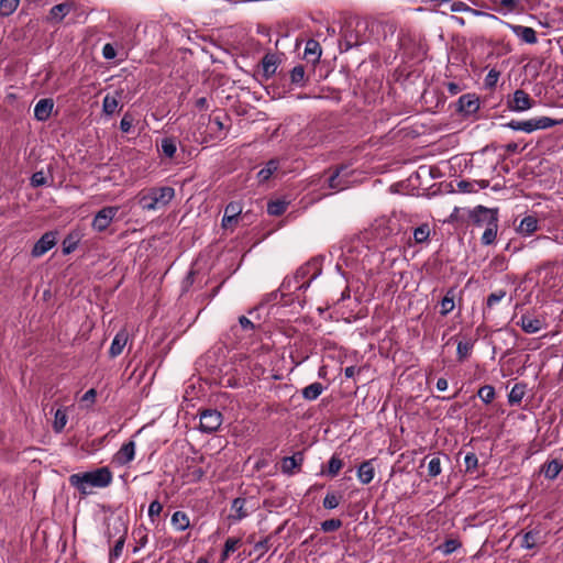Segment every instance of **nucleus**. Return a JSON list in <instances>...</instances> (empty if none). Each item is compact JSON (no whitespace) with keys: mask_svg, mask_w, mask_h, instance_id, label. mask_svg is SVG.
Listing matches in <instances>:
<instances>
[{"mask_svg":"<svg viewBox=\"0 0 563 563\" xmlns=\"http://www.w3.org/2000/svg\"><path fill=\"white\" fill-rule=\"evenodd\" d=\"M112 479V473L107 466L90 472L75 473L68 478L70 486L76 488L82 496L91 494L92 488L108 487Z\"/></svg>","mask_w":563,"mask_h":563,"instance_id":"1","label":"nucleus"},{"mask_svg":"<svg viewBox=\"0 0 563 563\" xmlns=\"http://www.w3.org/2000/svg\"><path fill=\"white\" fill-rule=\"evenodd\" d=\"M175 197V189L169 186L151 187L137 195L140 207L145 211H155L169 205Z\"/></svg>","mask_w":563,"mask_h":563,"instance_id":"2","label":"nucleus"},{"mask_svg":"<svg viewBox=\"0 0 563 563\" xmlns=\"http://www.w3.org/2000/svg\"><path fill=\"white\" fill-rule=\"evenodd\" d=\"M223 422L222 413L217 409H205L200 411L199 430L203 433L216 432Z\"/></svg>","mask_w":563,"mask_h":563,"instance_id":"3","label":"nucleus"},{"mask_svg":"<svg viewBox=\"0 0 563 563\" xmlns=\"http://www.w3.org/2000/svg\"><path fill=\"white\" fill-rule=\"evenodd\" d=\"M473 222L478 228H488L498 223V213L496 209H489L483 206L475 208L473 212Z\"/></svg>","mask_w":563,"mask_h":563,"instance_id":"4","label":"nucleus"},{"mask_svg":"<svg viewBox=\"0 0 563 563\" xmlns=\"http://www.w3.org/2000/svg\"><path fill=\"white\" fill-rule=\"evenodd\" d=\"M118 212L119 207L117 206H109L99 210L92 220L93 230L102 232L108 229Z\"/></svg>","mask_w":563,"mask_h":563,"instance_id":"5","label":"nucleus"},{"mask_svg":"<svg viewBox=\"0 0 563 563\" xmlns=\"http://www.w3.org/2000/svg\"><path fill=\"white\" fill-rule=\"evenodd\" d=\"M57 243V232L47 231L45 232L34 244L31 255L34 258H38L52 250Z\"/></svg>","mask_w":563,"mask_h":563,"instance_id":"6","label":"nucleus"},{"mask_svg":"<svg viewBox=\"0 0 563 563\" xmlns=\"http://www.w3.org/2000/svg\"><path fill=\"white\" fill-rule=\"evenodd\" d=\"M534 100L522 89H517L508 100V108L515 112H522L533 107Z\"/></svg>","mask_w":563,"mask_h":563,"instance_id":"7","label":"nucleus"},{"mask_svg":"<svg viewBox=\"0 0 563 563\" xmlns=\"http://www.w3.org/2000/svg\"><path fill=\"white\" fill-rule=\"evenodd\" d=\"M350 170L347 166H340L329 177V187L334 190H343L350 186Z\"/></svg>","mask_w":563,"mask_h":563,"instance_id":"8","label":"nucleus"},{"mask_svg":"<svg viewBox=\"0 0 563 563\" xmlns=\"http://www.w3.org/2000/svg\"><path fill=\"white\" fill-rule=\"evenodd\" d=\"M501 23L510 29L516 36H518L523 43L536 44L538 42L537 32L530 26H523L519 24H511L509 22Z\"/></svg>","mask_w":563,"mask_h":563,"instance_id":"9","label":"nucleus"},{"mask_svg":"<svg viewBox=\"0 0 563 563\" xmlns=\"http://www.w3.org/2000/svg\"><path fill=\"white\" fill-rule=\"evenodd\" d=\"M135 457V442L129 441L124 443L120 450L113 455L112 463L123 466L132 462Z\"/></svg>","mask_w":563,"mask_h":563,"instance_id":"10","label":"nucleus"},{"mask_svg":"<svg viewBox=\"0 0 563 563\" xmlns=\"http://www.w3.org/2000/svg\"><path fill=\"white\" fill-rule=\"evenodd\" d=\"M479 109V100L475 95L466 93L459 98L457 110L465 115L475 113Z\"/></svg>","mask_w":563,"mask_h":563,"instance_id":"11","label":"nucleus"},{"mask_svg":"<svg viewBox=\"0 0 563 563\" xmlns=\"http://www.w3.org/2000/svg\"><path fill=\"white\" fill-rule=\"evenodd\" d=\"M242 210L243 207L240 201H231L228 203L222 218V227L228 228L231 223H236Z\"/></svg>","mask_w":563,"mask_h":563,"instance_id":"12","label":"nucleus"},{"mask_svg":"<svg viewBox=\"0 0 563 563\" xmlns=\"http://www.w3.org/2000/svg\"><path fill=\"white\" fill-rule=\"evenodd\" d=\"M122 95V90H115L112 95H106L102 102V112L106 115H112L118 111Z\"/></svg>","mask_w":563,"mask_h":563,"instance_id":"13","label":"nucleus"},{"mask_svg":"<svg viewBox=\"0 0 563 563\" xmlns=\"http://www.w3.org/2000/svg\"><path fill=\"white\" fill-rule=\"evenodd\" d=\"M247 516L249 510L246 508V499L242 497L233 499L231 504V514L229 515L228 518L233 522H238L246 518Z\"/></svg>","mask_w":563,"mask_h":563,"instance_id":"14","label":"nucleus"},{"mask_svg":"<svg viewBox=\"0 0 563 563\" xmlns=\"http://www.w3.org/2000/svg\"><path fill=\"white\" fill-rule=\"evenodd\" d=\"M54 108L53 99H41L34 107V117L37 121H46L52 114Z\"/></svg>","mask_w":563,"mask_h":563,"instance_id":"15","label":"nucleus"},{"mask_svg":"<svg viewBox=\"0 0 563 563\" xmlns=\"http://www.w3.org/2000/svg\"><path fill=\"white\" fill-rule=\"evenodd\" d=\"M303 463V453L296 452L291 456H286L282 461V471L284 474L294 475L295 470L299 468Z\"/></svg>","mask_w":563,"mask_h":563,"instance_id":"16","label":"nucleus"},{"mask_svg":"<svg viewBox=\"0 0 563 563\" xmlns=\"http://www.w3.org/2000/svg\"><path fill=\"white\" fill-rule=\"evenodd\" d=\"M518 324L521 327V329L526 333L532 334V333H537L543 329L544 321L539 318L523 314V316H521Z\"/></svg>","mask_w":563,"mask_h":563,"instance_id":"17","label":"nucleus"},{"mask_svg":"<svg viewBox=\"0 0 563 563\" xmlns=\"http://www.w3.org/2000/svg\"><path fill=\"white\" fill-rule=\"evenodd\" d=\"M115 529L120 533V536H119L118 540L115 541L113 548L110 550V560L111 561L121 556L123 548H124V543L126 540V533H128L126 527L121 521L118 522V527H115Z\"/></svg>","mask_w":563,"mask_h":563,"instance_id":"18","label":"nucleus"},{"mask_svg":"<svg viewBox=\"0 0 563 563\" xmlns=\"http://www.w3.org/2000/svg\"><path fill=\"white\" fill-rule=\"evenodd\" d=\"M373 463H374V460L364 461L363 463H361V465L357 468L356 476H357L358 481L364 485L369 484L374 479L375 467H374Z\"/></svg>","mask_w":563,"mask_h":563,"instance_id":"19","label":"nucleus"},{"mask_svg":"<svg viewBox=\"0 0 563 563\" xmlns=\"http://www.w3.org/2000/svg\"><path fill=\"white\" fill-rule=\"evenodd\" d=\"M128 339H129V334L126 332V330H120L112 343H111V346L109 349V354L111 357H117L118 355H120L124 349V346L126 345V342H128Z\"/></svg>","mask_w":563,"mask_h":563,"instance_id":"20","label":"nucleus"},{"mask_svg":"<svg viewBox=\"0 0 563 563\" xmlns=\"http://www.w3.org/2000/svg\"><path fill=\"white\" fill-rule=\"evenodd\" d=\"M542 542L543 540L541 531L539 529H532L523 533L521 539V547L531 550Z\"/></svg>","mask_w":563,"mask_h":563,"instance_id":"21","label":"nucleus"},{"mask_svg":"<svg viewBox=\"0 0 563 563\" xmlns=\"http://www.w3.org/2000/svg\"><path fill=\"white\" fill-rule=\"evenodd\" d=\"M81 236H82V234L80 233V231H78V230L70 231L63 240V244H62L63 253L65 255L73 253L77 249V246L81 240Z\"/></svg>","mask_w":563,"mask_h":563,"instance_id":"22","label":"nucleus"},{"mask_svg":"<svg viewBox=\"0 0 563 563\" xmlns=\"http://www.w3.org/2000/svg\"><path fill=\"white\" fill-rule=\"evenodd\" d=\"M321 53H322V49H321V46L318 41H316V40L307 41L303 55L309 62H311L313 64L319 62V59L321 57Z\"/></svg>","mask_w":563,"mask_h":563,"instance_id":"23","label":"nucleus"},{"mask_svg":"<svg viewBox=\"0 0 563 563\" xmlns=\"http://www.w3.org/2000/svg\"><path fill=\"white\" fill-rule=\"evenodd\" d=\"M538 230V219L533 216L525 217L518 228L517 232L521 235H531L533 232Z\"/></svg>","mask_w":563,"mask_h":563,"instance_id":"24","label":"nucleus"},{"mask_svg":"<svg viewBox=\"0 0 563 563\" xmlns=\"http://www.w3.org/2000/svg\"><path fill=\"white\" fill-rule=\"evenodd\" d=\"M496 5L500 7V12L503 13H512V12H521L523 10L522 0H493Z\"/></svg>","mask_w":563,"mask_h":563,"instance_id":"25","label":"nucleus"},{"mask_svg":"<svg viewBox=\"0 0 563 563\" xmlns=\"http://www.w3.org/2000/svg\"><path fill=\"white\" fill-rule=\"evenodd\" d=\"M563 121L554 120L549 117H539L530 119L531 123V133L537 130H547L552 126L561 124Z\"/></svg>","mask_w":563,"mask_h":563,"instance_id":"26","label":"nucleus"},{"mask_svg":"<svg viewBox=\"0 0 563 563\" xmlns=\"http://www.w3.org/2000/svg\"><path fill=\"white\" fill-rule=\"evenodd\" d=\"M172 526L177 531H185L190 526V519L185 511L177 510L173 514L170 519Z\"/></svg>","mask_w":563,"mask_h":563,"instance_id":"27","label":"nucleus"},{"mask_svg":"<svg viewBox=\"0 0 563 563\" xmlns=\"http://www.w3.org/2000/svg\"><path fill=\"white\" fill-rule=\"evenodd\" d=\"M278 167H279V162L277 159L273 158V159L268 161L266 163L265 167H263L256 175L258 183L267 181L274 175V173L278 169Z\"/></svg>","mask_w":563,"mask_h":563,"instance_id":"28","label":"nucleus"},{"mask_svg":"<svg viewBox=\"0 0 563 563\" xmlns=\"http://www.w3.org/2000/svg\"><path fill=\"white\" fill-rule=\"evenodd\" d=\"M563 470V463L559 460H551L547 462L543 467L542 472L544 476L549 479H554L559 476V474Z\"/></svg>","mask_w":563,"mask_h":563,"instance_id":"29","label":"nucleus"},{"mask_svg":"<svg viewBox=\"0 0 563 563\" xmlns=\"http://www.w3.org/2000/svg\"><path fill=\"white\" fill-rule=\"evenodd\" d=\"M527 385L523 383L516 384L509 395H508V402L511 406L519 405L522 401V398L526 395Z\"/></svg>","mask_w":563,"mask_h":563,"instance_id":"30","label":"nucleus"},{"mask_svg":"<svg viewBox=\"0 0 563 563\" xmlns=\"http://www.w3.org/2000/svg\"><path fill=\"white\" fill-rule=\"evenodd\" d=\"M290 81L297 87L306 86V71L302 65H297L290 70Z\"/></svg>","mask_w":563,"mask_h":563,"instance_id":"31","label":"nucleus"},{"mask_svg":"<svg viewBox=\"0 0 563 563\" xmlns=\"http://www.w3.org/2000/svg\"><path fill=\"white\" fill-rule=\"evenodd\" d=\"M68 417L66 408H58L55 412L53 430L56 433H60L67 424Z\"/></svg>","mask_w":563,"mask_h":563,"instance_id":"32","label":"nucleus"},{"mask_svg":"<svg viewBox=\"0 0 563 563\" xmlns=\"http://www.w3.org/2000/svg\"><path fill=\"white\" fill-rule=\"evenodd\" d=\"M323 389L321 383H312L302 389V397L307 400H314L322 394Z\"/></svg>","mask_w":563,"mask_h":563,"instance_id":"33","label":"nucleus"},{"mask_svg":"<svg viewBox=\"0 0 563 563\" xmlns=\"http://www.w3.org/2000/svg\"><path fill=\"white\" fill-rule=\"evenodd\" d=\"M159 151L164 156H166L168 158H173L177 151L176 141L172 137L163 139Z\"/></svg>","mask_w":563,"mask_h":563,"instance_id":"34","label":"nucleus"},{"mask_svg":"<svg viewBox=\"0 0 563 563\" xmlns=\"http://www.w3.org/2000/svg\"><path fill=\"white\" fill-rule=\"evenodd\" d=\"M288 207V202L284 200H274L267 203V213L269 216L278 217L282 216Z\"/></svg>","mask_w":563,"mask_h":563,"instance_id":"35","label":"nucleus"},{"mask_svg":"<svg viewBox=\"0 0 563 563\" xmlns=\"http://www.w3.org/2000/svg\"><path fill=\"white\" fill-rule=\"evenodd\" d=\"M473 346H474V341L472 339H468L466 341H460L457 343V349H456L459 360L460 361L466 360L471 355Z\"/></svg>","mask_w":563,"mask_h":563,"instance_id":"36","label":"nucleus"},{"mask_svg":"<svg viewBox=\"0 0 563 563\" xmlns=\"http://www.w3.org/2000/svg\"><path fill=\"white\" fill-rule=\"evenodd\" d=\"M263 76L269 78L277 69V64L274 56L266 55L262 60Z\"/></svg>","mask_w":563,"mask_h":563,"instance_id":"37","label":"nucleus"},{"mask_svg":"<svg viewBox=\"0 0 563 563\" xmlns=\"http://www.w3.org/2000/svg\"><path fill=\"white\" fill-rule=\"evenodd\" d=\"M241 544V539L239 538H229L224 543V548L221 554V561L224 562L229 555L234 552Z\"/></svg>","mask_w":563,"mask_h":563,"instance_id":"38","label":"nucleus"},{"mask_svg":"<svg viewBox=\"0 0 563 563\" xmlns=\"http://www.w3.org/2000/svg\"><path fill=\"white\" fill-rule=\"evenodd\" d=\"M20 0H0V15L9 16L19 7Z\"/></svg>","mask_w":563,"mask_h":563,"instance_id":"39","label":"nucleus"},{"mask_svg":"<svg viewBox=\"0 0 563 563\" xmlns=\"http://www.w3.org/2000/svg\"><path fill=\"white\" fill-rule=\"evenodd\" d=\"M498 231V223L484 229L481 242L483 245H490L495 242Z\"/></svg>","mask_w":563,"mask_h":563,"instance_id":"40","label":"nucleus"},{"mask_svg":"<svg viewBox=\"0 0 563 563\" xmlns=\"http://www.w3.org/2000/svg\"><path fill=\"white\" fill-rule=\"evenodd\" d=\"M478 397L486 405L490 404L495 398V388L490 385H484L478 389Z\"/></svg>","mask_w":563,"mask_h":563,"instance_id":"41","label":"nucleus"},{"mask_svg":"<svg viewBox=\"0 0 563 563\" xmlns=\"http://www.w3.org/2000/svg\"><path fill=\"white\" fill-rule=\"evenodd\" d=\"M454 296L452 294V290H450L441 300L440 313L442 316H446L454 309Z\"/></svg>","mask_w":563,"mask_h":563,"instance_id":"42","label":"nucleus"},{"mask_svg":"<svg viewBox=\"0 0 563 563\" xmlns=\"http://www.w3.org/2000/svg\"><path fill=\"white\" fill-rule=\"evenodd\" d=\"M430 236V228L427 223L419 225L413 230V239L417 243L426 242Z\"/></svg>","mask_w":563,"mask_h":563,"instance_id":"43","label":"nucleus"},{"mask_svg":"<svg viewBox=\"0 0 563 563\" xmlns=\"http://www.w3.org/2000/svg\"><path fill=\"white\" fill-rule=\"evenodd\" d=\"M343 466V461L336 455H332L328 463V472L327 474L331 477H334L339 474Z\"/></svg>","mask_w":563,"mask_h":563,"instance_id":"44","label":"nucleus"},{"mask_svg":"<svg viewBox=\"0 0 563 563\" xmlns=\"http://www.w3.org/2000/svg\"><path fill=\"white\" fill-rule=\"evenodd\" d=\"M507 126L510 128L514 131H522V132H526V133H531L530 119L529 120H522V121L511 120L510 122L507 123Z\"/></svg>","mask_w":563,"mask_h":563,"instance_id":"45","label":"nucleus"},{"mask_svg":"<svg viewBox=\"0 0 563 563\" xmlns=\"http://www.w3.org/2000/svg\"><path fill=\"white\" fill-rule=\"evenodd\" d=\"M441 472V459L439 456H433L428 463V475L430 477H437Z\"/></svg>","mask_w":563,"mask_h":563,"instance_id":"46","label":"nucleus"},{"mask_svg":"<svg viewBox=\"0 0 563 563\" xmlns=\"http://www.w3.org/2000/svg\"><path fill=\"white\" fill-rule=\"evenodd\" d=\"M341 496L335 493H328L323 498V507L325 509H334L340 505Z\"/></svg>","mask_w":563,"mask_h":563,"instance_id":"47","label":"nucleus"},{"mask_svg":"<svg viewBox=\"0 0 563 563\" xmlns=\"http://www.w3.org/2000/svg\"><path fill=\"white\" fill-rule=\"evenodd\" d=\"M69 12V7L66 3L56 4L51 9V15L54 19L62 20Z\"/></svg>","mask_w":563,"mask_h":563,"instance_id":"48","label":"nucleus"},{"mask_svg":"<svg viewBox=\"0 0 563 563\" xmlns=\"http://www.w3.org/2000/svg\"><path fill=\"white\" fill-rule=\"evenodd\" d=\"M465 471L473 472L477 468L478 459L475 453L470 452L464 457Z\"/></svg>","mask_w":563,"mask_h":563,"instance_id":"49","label":"nucleus"},{"mask_svg":"<svg viewBox=\"0 0 563 563\" xmlns=\"http://www.w3.org/2000/svg\"><path fill=\"white\" fill-rule=\"evenodd\" d=\"M342 521L340 519H329L321 523V529L324 532H333L341 528Z\"/></svg>","mask_w":563,"mask_h":563,"instance_id":"50","label":"nucleus"},{"mask_svg":"<svg viewBox=\"0 0 563 563\" xmlns=\"http://www.w3.org/2000/svg\"><path fill=\"white\" fill-rule=\"evenodd\" d=\"M31 186L32 187H41L44 186L47 183L46 176L44 172H35L31 177Z\"/></svg>","mask_w":563,"mask_h":563,"instance_id":"51","label":"nucleus"},{"mask_svg":"<svg viewBox=\"0 0 563 563\" xmlns=\"http://www.w3.org/2000/svg\"><path fill=\"white\" fill-rule=\"evenodd\" d=\"M163 510V505L158 500H153L148 506V517L154 521L155 517H158Z\"/></svg>","mask_w":563,"mask_h":563,"instance_id":"52","label":"nucleus"},{"mask_svg":"<svg viewBox=\"0 0 563 563\" xmlns=\"http://www.w3.org/2000/svg\"><path fill=\"white\" fill-rule=\"evenodd\" d=\"M499 75H500V73L497 71L496 69H490L488 71V74L486 75L485 86L488 88L495 87L498 81Z\"/></svg>","mask_w":563,"mask_h":563,"instance_id":"53","label":"nucleus"},{"mask_svg":"<svg viewBox=\"0 0 563 563\" xmlns=\"http://www.w3.org/2000/svg\"><path fill=\"white\" fill-rule=\"evenodd\" d=\"M506 296V291L505 290H498V291H495V292H492L488 297H487V306L489 308L494 307L495 305H497L504 297Z\"/></svg>","mask_w":563,"mask_h":563,"instance_id":"54","label":"nucleus"},{"mask_svg":"<svg viewBox=\"0 0 563 563\" xmlns=\"http://www.w3.org/2000/svg\"><path fill=\"white\" fill-rule=\"evenodd\" d=\"M133 125V118L130 114H124L120 122V129L122 132L128 133L130 132L131 128Z\"/></svg>","mask_w":563,"mask_h":563,"instance_id":"55","label":"nucleus"},{"mask_svg":"<svg viewBox=\"0 0 563 563\" xmlns=\"http://www.w3.org/2000/svg\"><path fill=\"white\" fill-rule=\"evenodd\" d=\"M459 547H460L459 541L450 539L444 542L442 551L445 554H450V553L454 552Z\"/></svg>","mask_w":563,"mask_h":563,"instance_id":"56","label":"nucleus"},{"mask_svg":"<svg viewBox=\"0 0 563 563\" xmlns=\"http://www.w3.org/2000/svg\"><path fill=\"white\" fill-rule=\"evenodd\" d=\"M102 56L106 59H113L117 56V51H115L114 46L110 43H107L102 47Z\"/></svg>","mask_w":563,"mask_h":563,"instance_id":"57","label":"nucleus"},{"mask_svg":"<svg viewBox=\"0 0 563 563\" xmlns=\"http://www.w3.org/2000/svg\"><path fill=\"white\" fill-rule=\"evenodd\" d=\"M239 323H240V327L245 331H253L255 329L254 323L245 316H241L239 318Z\"/></svg>","mask_w":563,"mask_h":563,"instance_id":"58","label":"nucleus"},{"mask_svg":"<svg viewBox=\"0 0 563 563\" xmlns=\"http://www.w3.org/2000/svg\"><path fill=\"white\" fill-rule=\"evenodd\" d=\"M451 10L453 12H463V11H471L472 9L462 1L453 2L451 5Z\"/></svg>","mask_w":563,"mask_h":563,"instance_id":"59","label":"nucleus"},{"mask_svg":"<svg viewBox=\"0 0 563 563\" xmlns=\"http://www.w3.org/2000/svg\"><path fill=\"white\" fill-rule=\"evenodd\" d=\"M361 372V368L358 367H355V366H347L345 369H344V375L346 378H353L356 374H358Z\"/></svg>","mask_w":563,"mask_h":563,"instance_id":"60","label":"nucleus"},{"mask_svg":"<svg viewBox=\"0 0 563 563\" xmlns=\"http://www.w3.org/2000/svg\"><path fill=\"white\" fill-rule=\"evenodd\" d=\"M97 393L93 388L87 390L82 396V401H95Z\"/></svg>","mask_w":563,"mask_h":563,"instance_id":"61","label":"nucleus"},{"mask_svg":"<svg viewBox=\"0 0 563 563\" xmlns=\"http://www.w3.org/2000/svg\"><path fill=\"white\" fill-rule=\"evenodd\" d=\"M268 542L269 540L268 539H264L262 541H258L256 544H255V550L257 551H262V552H265L268 550Z\"/></svg>","mask_w":563,"mask_h":563,"instance_id":"62","label":"nucleus"},{"mask_svg":"<svg viewBox=\"0 0 563 563\" xmlns=\"http://www.w3.org/2000/svg\"><path fill=\"white\" fill-rule=\"evenodd\" d=\"M196 108L199 110H207L208 109V100L205 97H201L196 100Z\"/></svg>","mask_w":563,"mask_h":563,"instance_id":"63","label":"nucleus"},{"mask_svg":"<svg viewBox=\"0 0 563 563\" xmlns=\"http://www.w3.org/2000/svg\"><path fill=\"white\" fill-rule=\"evenodd\" d=\"M437 388L440 391H444L448 388V380L445 378H439L437 382Z\"/></svg>","mask_w":563,"mask_h":563,"instance_id":"64","label":"nucleus"}]
</instances>
